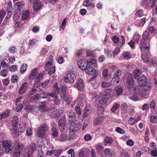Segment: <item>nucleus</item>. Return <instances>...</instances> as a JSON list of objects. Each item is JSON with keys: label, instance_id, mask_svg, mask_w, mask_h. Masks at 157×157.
I'll use <instances>...</instances> for the list:
<instances>
[{"label": "nucleus", "instance_id": "nucleus-1", "mask_svg": "<svg viewBox=\"0 0 157 157\" xmlns=\"http://www.w3.org/2000/svg\"><path fill=\"white\" fill-rule=\"evenodd\" d=\"M126 83L128 85L127 88L129 92L132 95L136 97L138 92L137 90L135 87L133 76L130 73H128L127 75Z\"/></svg>", "mask_w": 157, "mask_h": 157}, {"label": "nucleus", "instance_id": "nucleus-2", "mask_svg": "<svg viewBox=\"0 0 157 157\" xmlns=\"http://www.w3.org/2000/svg\"><path fill=\"white\" fill-rule=\"evenodd\" d=\"M139 85L143 87V90L145 91L150 90L151 88L150 84L147 85V80L144 76H143L137 79Z\"/></svg>", "mask_w": 157, "mask_h": 157}, {"label": "nucleus", "instance_id": "nucleus-3", "mask_svg": "<svg viewBox=\"0 0 157 157\" xmlns=\"http://www.w3.org/2000/svg\"><path fill=\"white\" fill-rule=\"evenodd\" d=\"M43 74L42 73L39 74L37 72V69H35L33 70L29 76V78L32 80H38V81H35L39 82V80H41L42 78Z\"/></svg>", "mask_w": 157, "mask_h": 157}, {"label": "nucleus", "instance_id": "nucleus-4", "mask_svg": "<svg viewBox=\"0 0 157 157\" xmlns=\"http://www.w3.org/2000/svg\"><path fill=\"white\" fill-rule=\"evenodd\" d=\"M86 73L90 75H94V77L95 78L98 75V71L95 69L94 67L90 65H88L85 70Z\"/></svg>", "mask_w": 157, "mask_h": 157}, {"label": "nucleus", "instance_id": "nucleus-5", "mask_svg": "<svg viewBox=\"0 0 157 157\" xmlns=\"http://www.w3.org/2000/svg\"><path fill=\"white\" fill-rule=\"evenodd\" d=\"M48 125L45 124H41L39 130L38 132V136L39 137L44 138L45 136V132L48 130Z\"/></svg>", "mask_w": 157, "mask_h": 157}, {"label": "nucleus", "instance_id": "nucleus-6", "mask_svg": "<svg viewBox=\"0 0 157 157\" xmlns=\"http://www.w3.org/2000/svg\"><path fill=\"white\" fill-rule=\"evenodd\" d=\"M71 122V125L73 127V128H71V127L70 129L71 131V133L75 132L80 130L82 126V125L79 123V122L76 120H74Z\"/></svg>", "mask_w": 157, "mask_h": 157}, {"label": "nucleus", "instance_id": "nucleus-7", "mask_svg": "<svg viewBox=\"0 0 157 157\" xmlns=\"http://www.w3.org/2000/svg\"><path fill=\"white\" fill-rule=\"evenodd\" d=\"M36 149V144L34 143H32L28 147L25 149V151L29 157H31L33 152Z\"/></svg>", "mask_w": 157, "mask_h": 157}, {"label": "nucleus", "instance_id": "nucleus-8", "mask_svg": "<svg viewBox=\"0 0 157 157\" xmlns=\"http://www.w3.org/2000/svg\"><path fill=\"white\" fill-rule=\"evenodd\" d=\"M75 78V75L72 73H70L66 75L64 79L66 82L72 84L74 82Z\"/></svg>", "mask_w": 157, "mask_h": 157}, {"label": "nucleus", "instance_id": "nucleus-9", "mask_svg": "<svg viewBox=\"0 0 157 157\" xmlns=\"http://www.w3.org/2000/svg\"><path fill=\"white\" fill-rule=\"evenodd\" d=\"M151 39V37L149 33L147 31H145L144 32L142 35V39L141 41L140 44L142 45H146V43L144 41L149 40V42Z\"/></svg>", "mask_w": 157, "mask_h": 157}, {"label": "nucleus", "instance_id": "nucleus-10", "mask_svg": "<svg viewBox=\"0 0 157 157\" xmlns=\"http://www.w3.org/2000/svg\"><path fill=\"white\" fill-rule=\"evenodd\" d=\"M48 112L49 116L52 118H54L60 116V115L58 114L57 110L55 108L49 109Z\"/></svg>", "mask_w": 157, "mask_h": 157}, {"label": "nucleus", "instance_id": "nucleus-11", "mask_svg": "<svg viewBox=\"0 0 157 157\" xmlns=\"http://www.w3.org/2000/svg\"><path fill=\"white\" fill-rule=\"evenodd\" d=\"M78 65L81 69L85 71L89 64L87 61L86 59H83L78 61Z\"/></svg>", "mask_w": 157, "mask_h": 157}, {"label": "nucleus", "instance_id": "nucleus-12", "mask_svg": "<svg viewBox=\"0 0 157 157\" xmlns=\"http://www.w3.org/2000/svg\"><path fill=\"white\" fill-rule=\"evenodd\" d=\"M59 127L60 130L61 132L64 131L66 127L65 118L64 117H61L58 122Z\"/></svg>", "mask_w": 157, "mask_h": 157}, {"label": "nucleus", "instance_id": "nucleus-13", "mask_svg": "<svg viewBox=\"0 0 157 157\" xmlns=\"http://www.w3.org/2000/svg\"><path fill=\"white\" fill-rule=\"evenodd\" d=\"M111 91L112 90L111 89H107L105 90V93L103 92L100 93V96L102 98L103 100L105 99L107 100L110 98V94L111 93Z\"/></svg>", "mask_w": 157, "mask_h": 157}, {"label": "nucleus", "instance_id": "nucleus-14", "mask_svg": "<svg viewBox=\"0 0 157 157\" xmlns=\"http://www.w3.org/2000/svg\"><path fill=\"white\" fill-rule=\"evenodd\" d=\"M11 144V142L10 140L4 141L3 142L2 147L6 152H10V147Z\"/></svg>", "mask_w": 157, "mask_h": 157}, {"label": "nucleus", "instance_id": "nucleus-15", "mask_svg": "<svg viewBox=\"0 0 157 157\" xmlns=\"http://www.w3.org/2000/svg\"><path fill=\"white\" fill-rule=\"evenodd\" d=\"M49 95L53 98V101L56 105H58L60 104V101L59 100L56 93H49Z\"/></svg>", "mask_w": 157, "mask_h": 157}, {"label": "nucleus", "instance_id": "nucleus-16", "mask_svg": "<svg viewBox=\"0 0 157 157\" xmlns=\"http://www.w3.org/2000/svg\"><path fill=\"white\" fill-rule=\"evenodd\" d=\"M90 151L89 149H83L80 150L78 153L79 157H86L90 153Z\"/></svg>", "mask_w": 157, "mask_h": 157}, {"label": "nucleus", "instance_id": "nucleus-17", "mask_svg": "<svg viewBox=\"0 0 157 157\" xmlns=\"http://www.w3.org/2000/svg\"><path fill=\"white\" fill-rule=\"evenodd\" d=\"M18 118L16 116H13L12 118L11 122L14 130L16 129L17 127H18V126H20L21 125V123L18 124Z\"/></svg>", "mask_w": 157, "mask_h": 157}, {"label": "nucleus", "instance_id": "nucleus-18", "mask_svg": "<svg viewBox=\"0 0 157 157\" xmlns=\"http://www.w3.org/2000/svg\"><path fill=\"white\" fill-rule=\"evenodd\" d=\"M40 85V82L37 81L35 82L33 85L34 88L32 89V90L30 92L29 94V96H31L33 94H35L36 91H38L37 89Z\"/></svg>", "mask_w": 157, "mask_h": 157}, {"label": "nucleus", "instance_id": "nucleus-19", "mask_svg": "<svg viewBox=\"0 0 157 157\" xmlns=\"http://www.w3.org/2000/svg\"><path fill=\"white\" fill-rule=\"evenodd\" d=\"M91 113L90 108L88 105H86L84 110L83 117L85 118L87 117Z\"/></svg>", "mask_w": 157, "mask_h": 157}, {"label": "nucleus", "instance_id": "nucleus-20", "mask_svg": "<svg viewBox=\"0 0 157 157\" xmlns=\"http://www.w3.org/2000/svg\"><path fill=\"white\" fill-rule=\"evenodd\" d=\"M28 88V84L27 82L23 83L19 90V93L20 94H23L26 91Z\"/></svg>", "mask_w": 157, "mask_h": 157}, {"label": "nucleus", "instance_id": "nucleus-21", "mask_svg": "<svg viewBox=\"0 0 157 157\" xmlns=\"http://www.w3.org/2000/svg\"><path fill=\"white\" fill-rule=\"evenodd\" d=\"M75 86L78 90H81L82 89L84 86V84L82 80L79 79L77 82Z\"/></svg>", "mask_w": 157, "mask_h": 157}, {"label": "nucleus", "instance_id": "nucleus-22", "mask_svg": "<svg viewBox=\"0 0 157 157\" xmlns=\"http://www.w3.org/2000/svg\"><path fill=\"white\" fill-rule=\"evenodd\" d=\"M108 70L106 69H104L102 71V77L105 80H108L111 77V75L108 73Z\"/></svg>", "mask_w": 157, "mask_h": 157}, {"label": "nucleus", "instance_id": "nucleus-23", "mask_svg": "<svg viewBox=\"0 0 157 157\" xmlns=\"http://www.w3.org/2000/svg\"><path fill=\"white\" fill-rule=\"evenodd\" d=\"M141 46L140 49L142 54H149L150 47L148 46H145L144 45Z\"/></svg>", "mask_w": 157, "mask_h": 157}, {"label": "nucleus", "instance_id": "nucleus-24", "mask_svg": "<svg viewBox=\"0 0 157 157\" xmlns=\"http://www.w3.org/2000/svg\"><path fill=\"white\" fill-rule=\"evenodd\" d=\"M33 8L35 11L39 10L41 7V2L39 0L35 1L33 3Z\"/></svg>", "mask_w": 157, "mask_h": 157}, {"label": "nucleus", "instance_id": "nucleus-25", "mask_svg": "<svg viewBox=\"0 0 157 157\" xmlns=\"http://www.w3.org/2000/svg\"><path fill=\"white\" fill-rule=\"evenodd\" d=\"M67 115L69 119H74L75 118L76 114L72 110H69L67 112Z\"/></svg>", "mask_w": 157, "mask_h": 157}, {"label": "nucleus", "instance_id": "nucleus-26", "mask_svg": "<svg viewBox=\"0 0 157 157\" xmlns=\"http://www.w3.org/2000/svg\"><path fill=\"white\" fill-rule=\"evenodd\" d=\"M14 147L16 150V151H19L20 152V151L22 150L23 148V145L17 142L15 144Z\"/></svg>", "mask_w": 157, "mask_h": 157}, {"label": "nucleus", "instance_id": "nucleus-27", "mask_svg": "<svg viewBox=\"0 0 157 157\" xmlns=\"http://www.w3.org/2000/svg\"><path fill=\"white\" fill-rule=\"evenodd\" d=\"M17 128H18L17 131V129L14 130L13 129V130L14 131H12V133L13 134H17V135H18L17 132L20 133H22L24 130V129L22 127V124L20 126H18V127Z\"/></svg>", "mask_w": 157, "mask_h": 157}, {"label": "nucleus", "instance_id": "nucleus-28", "mask_svg": "<svg viewBox=\"0 0 157 157\" xmlns=\"http://www.w3.org/2000/svg\"><path fill=\"white\" fill-rule=\"evenodd\" d=\"M120 78H117L114 76L111 81L112 85H114L118 84L120 81Z\"/></svg>", "mask_w": 157, "mask_h": 157}, {"label": "nucleus", "instance_id": "nucleus-29", "mask_svg": "<svg viewBox=\"0 0 157 157\" xmlns=\"http://www.w3.org/2000/svg\"><path fill=\"white\" fill-rule=\"evenodd\" d=\"M96 99L95 100L96 105L99 106H101V103H102V100H103L102 98L101 97L100 98L99 96H96Z\"/></svg>", "mask_w": 157, "mask_h": 157}, {"label": "nucleus", "instance_id": "nucleus-30", "mask_svg": "<svg viewBox=\"0 0 157 157\" xmlns=\"http://www.w3.org/2000/svg\"><path fill=\"white\" fill-rule=\"evenodd\" d=\"M51 134L52 136L57 137L58 135V133L57 129L55 127H53L51 130Z\"/></svg>", "mask_w": 157, "mask_h": 157}, {"label": "nucleus", "instance_id": "nucleus-31", "mask_svg": "<svg viewBox=\"0 0 157 157\" xmlns=\"http://www.w3.org/2000/svg\"><path fill=\"white\" fill-rule=\"evenodd\" d=\"M39 110L41 112H45L47 110L48 111V107L45 105L43 104L40 105L39 107Z\"/></svg>", "mask_w": 157, "mask_h": 157}, {"label": "nucleus", "instance_id": "nucleus-32", "mask_svg": "<svg viewBox=\"0 0 157 157\" xmlns=\"http://www.w3.org/2000/svg\"><path fill=\"white\" fill-rule=\"evenodd\" d=\"M149 54H142L141 58L143 61L145 63L148 62L149 60Z\"/></svg>", "mask_w": 157, "mask_h": 157}, {"label": "nucleus", "instance_id": "nucleus-33", "mask_svg": "<svg viewBox=\"0 0 157 157\" xmlns=\"http://www.w3.org/2000/svg\"><path fill=\"white\" fill-rule=\"evenodd\" d=\"M50 96L49 95V94H47L44 91H41L40 93V98H49Z\"/></svg>", "mask_w": 157, "mask_h": 157}, {"label": "nucleus", "instance_id": "nucleus-34", "mask_svg": "<svg viewBox=\"0 0 157 157\" xmlns=\"http://www.w3.org/2000/svg\"><path fill=\"white\" fill-rule=\"evenodd\" d=\"M30 12L29 11H25L24 12L22 15V18L24 20L27 19L29 16Z\"/></svg>", "mask_w": 157, "mask_h": 157}, {"label": "nucleus", "instance_id": "nucleus-35", "mask_svg": "<svg viewBox=\"0 0 157 157\" xmlns=\"http://www.w3.org/2000/svg\"><path fill=\"white\" fill-rule=\"evenodd\" d=\"M104 113V109L102 106H99L98 108L97 114L98 115H102Z\"/></svg>", "mask_w": 157, "mask_h": 157}, {"label": "nucleus", "instance_id": "nucleus-36", "mask_svg": "<svg viewBox=\"0 0 157 157\" xmlns=\"http://www.w3.org/2000/svg\"><path fill=\"white\" fill-rule=\"evenodd\" d=\"M104 141L105 144H111L112 143L113 140L111 137L107 136L105 138Z\"/></svg>", "mask_w": 157, "mask_h": 157}, {"label": "nucleus", "instance_id": "nucleus-37", "mask_svg": "<svg viewBox=\"0 0 157 157\" xmlns=\"http://www.w3.org/2000/svg\"><path fill=\"white\" fill-rule=\"evenodd\" d=\"M9 113L10 111L9 110L5 111L3 113L0 115V119H2L7 117L9 116Z\"/></svg>", "mask_w": 157, "mask_h": 157}, {"label": "nucleus", "instance_id": "nucleus-38", "mask_svg": "<svg viewBox=\"0 0 157 157\" xmlns=\"http://www.w3.org/2000/svg\"><path fill=\"white\" fill-rule=\"evenodd\" d=\"M75 110L76 113L79 116L81 114V111L79 105H76L75 107Z\"/></svg>", "mask_w": 157, "mask_h": 157}, {"label": "nucleus", "instance_id": "nucleus-39", "mask_svg": "<svg viewBox=\"0 0 157 157\" xmlns=\"http://www.w3.org/2000/svg\"><path fill=\"white\" fill-rule=\"evenodd\" d=\"M124 91L123 88L122 87H119L116 89V94L117 96L121 95Z\"/></svg>", "mask_w": 157, "mask_h": 157}, {"label": "nucleus", "instance_id": "nucleus-40", "mask_svg": "<svg viewBox=\"0 0 157 157\" xmlns=\"http://www.w3.org/2000/svg\"><path fill=\"white\" fill-rule=\"evenodd\" d=\"M112 85L111 83L107 82H103L101 83V86L103 88H105L110 87Z\"/></svg>", "mask_w": 157, "mask_h": 157}, {"label": "nucleus", "instance_id": "nucleus-41", "mask_svg": "<svg viewBox=\"0 0 157 157\" xmlns=\"http://www.w3.org/2000/svg\"><path fill=\"white\" fill-rule=\"evenodd\" d=\"M120 106V104L117 103H114L111 109V111L112 112H114Z\"/></svg>", "mask_w": 157, "mask_h": 157}, {"label": "nucleus", "instance_id": "nucleus-42", "mask_svg": "<svg viewBox=\"0 0 157 157\" xmlns=\"http://www.w3.org/2000/svg\"><path fill=\"white\" fill-rule=\"evenodd\" d=\"M67 138V135L66 134L63 133L60 136L59 140L63 142L65 141Z\"/></svg>", "mask_w": 157, "mask_h": 157}, {"label": "nucleus", "instance_id": "nucleus-43", "mask_svg": "<svg viewBox=\"0 0 157 157\" xmlns=\"http://www.w3.org/2000/svg\"><path fill=\"white\" fill-rule=\"evenodd\" d=\"M27 65L26 64H23L20 68V72L21 73L23 74L27 70Z\"/></svg>", "mask_w": 157, "mask_h": 157}, {"label": "nucleus", "instance_id": "nucleus-44", "mask_svg": "<svg viewBox=\"0 0 157 157\" xmlns=\"http://www.w3.org/2000/svg\"><path fill=\"white\" fill-rule=\"evenodd\" d=\"M31 108L30 106H27L25 109V111L26 112L25 113L23 114V116L27 118L28 116V113L31 111Z\"/></svg>", "mask_w": 157, "mask_h": 157}, {"label": "nucleus", "instance_id": "nucleus-45", "mask_svg": "<svg viewBox=\"0 0 157 157\" xmlns=\"http://www.w3.org/2000/svg\"><path fill=\"white\" fill-rule=\"evenodd\" d=\"M62 152V150L60 149L57 150H55L53 151V154L55 156L57 157H59Z\"/></svg>", "mask_w": 157, "mask_h": 157}, {"label": "nucleus", "instance_id": "nucleus-46", "mask_svg": "<svg viewBox=\"0 0 157 157\" xmlns=\"http://www.w3.org/2000/svg\"><path fill=\"white\" fill-rule=\"evenodd\" d=\"M17 107L15 109L16 111L17 112L20 111L23 108V106L21 104H16Z\"/></svg>", "mask_w": 157, "mask_h": 157}, {"label": "nucleus", "instance_id": "nucleus-47", "mask_svg": "<svg viewBox=\"0 0 157 157\" xmlns=\"http://www.w3.org/2000/svg\"><path fill=\"white\" fill-rule=\"evenodd\" d=\"M94 123L95 124L98 125L102 122V120L101 118L99 117L95 119L94 121Z\"/></svg>", "mask_w": 157, "mask_h": 157}, {"label": "nucleus", "instance_id": "nucleus-48", "mask_svg": "<svg viewBox=\"0 0 157 157\" xmlns=\"http://www.w3.org/2000/svg\"><path fill=\"white\" fill-rule=\"evenodd\" d=\"M123 56L124 59L128 60L131 58V54L129 52H125L123 54Z\"/></svg>", "mask_w": 157, "mask_h": 157}, {"label": "nucleus", "instance_id": "nucleus-49", "mask_svg": "<svg viewBox=\"0 0 157 157\" xmlns=\"http://www.w3.org/2000/svg\"><path fill=\"white\" fill-rule=\"evenodd\" d=\"M141 73V70L139 69H136L134 71V73L135 75L136 78V76L138 77L140 75Z\"/></svg>", "mask_w": 157, "mask_h": 157}, {"label": "nucleus", "instance_id": "nucleus-50", "mask_svg": "<svg viewBox=\"0 0 157 157\" xmlns=\"http://www.w3.org/2000/svg\"><path fill=\"white\" fill-rule=\"evenodd\" d=\"M52 64L49 62H48L44 66V68L46 71H48L50 69V67L52 65Z\"/></svg>", "mask_w": 157, "mask_h": 157}, {"label": "nucleus", "instance_id": "nucleus-51", "mask_svg": "<svg viewBox=\"0 0 157 157\" xmlns=\"http://www.w3.org/2000/svg\"><path fill=\"white\" fill-rule=\"evenodd\" d=\"M122 74V71L120 70H118L115 73V76L117 78H120V77L121 76Z\"/></svg>", "mask_w": 157, "mask_h": 157}, {"label": "nucleus", "instance_id": "nucleus-52", "mask_svg": "<svg viewBox=\"0 0 157 157\" xmlns=\"http://www.w3.org/2000/svg\"><path fill=\"white\" fill-rule=\"evenodd\" d=\"M92 136L89 134H86L84 137V139L86 141H88L91 140Z\"/></svg>", "mask_w": 157, "mask_h": 157}, {"label": "nucleus", "instance_id": "nucleus-53", "mask_svg": "<svg viewBox=\"0 0 157 157\" xmlns=\"http://www.w3.org/2000/svg\"><path fill=\"white\" fill-rule=\"evenodd\" d=\"M134 40L138 43L139 40L140 38V36L139 34H136L133 37Z\"/></svg>", "mask_w": 157, "mask_h": 157}, {"label": "nucleus", "instance_id": "nucleus-54", "mask_svg": "<svg viewBox=\"0 0 157 157\" xmlns=\"http://www.w3.org/2000/svg\"><path fill=\"white\" fill-rule=\"evenodd\" d=\"M54 90L55 91V93H58L59 91V89L58 88V84L57 83H55L53 86Z\"/></svg>", "mask_w": 157, "mask_h": 157}, {"label": "nucleus", "instance_id": "nucleus-55", "mask_svg": "<svg viewBox=\"0 0 157 157\" xmlns=\"http://www.w3.org/2000/svg\"><path fill=\"white\" fill-rule=\"evenodd\" d=\"M1 75L4 77H5L7 76V71L5 69H3L1 71Z\"/></svg>", "mask_w": 157, "mask_h": 157}, {"label": "nucleus", "instance_id": "nucleus-56", "mask_svg": "<svg viewBox=\"0 0 157 157\" xmlns=\"http://www.w3.org/2000/svg\"><path fill=\"white\" fill-rule=\"evenodd\" d=\"M67 153L68 154H71V157H75V152L74 150L72 149H71L67 151Z\"/></svg>", "mask_w": 157, "mask_h": 157}, {"label": "nucleus", "instance_id": "nucleus-57", "mask_svg": "<svg viewBox=\"0 0 157 157\" xmlns=\"http://www.w3.org/2000/svg\"><path fill=\"white\" fill-rule=\"evenodd\" d=\"M157 118L155 116H153L151 117V121L154 123H157Z\"/></svg>", "mask_w": 157, "mask_h": 157}, {"label": "nucleus", "instance_id": "nucleus-58", "mask_svg": "<svg viewBox=\"0 0 157 157\" xmlns=\"http://www.w3.org/2000/svg\"><path fill=\"white\" fill-rule=\"evenodd\" d=\"M149 106L148 104H144L142 107V110L143 111L146 110H149Z\"/></svg>", "mask_w": 157, "mask_h": 157}, {"label": "nucleus", "instance_id": "nucleus-59", "mask_svg": "<svg viewBox=\"0 0 157 157\" xmlns=\"http://www.w3.org/2000/svg\"><path fill=\"white\" fill-rule=\"evenodd\" d=\"M116 131L117 132L121 134H123L124 132V130L119 127H117L116 128Z\"/></svg>", "mask_w": 157, "mask_h": 157}, {"label": "nucleus", "instance_id": "nucleus-60", "mask_svg": "<svg viewBox=\"0 0 157 157\" xmlns=\"http://www.w3.org/2000/svg\"><path fill=\"white\" fill-rule=\"evenodd\" d=\"M120 52V49L118 48H117L114 50L113 54V56H115L118 54Z\"/></svg>", "mask_w": 157, "mask_h": 157}, {"label": "nucleus", "instance_id": "nucleus-61", "mask_svg": "<svg viewBox=\"0 0 157 157\" xmlns=\"http://www.w3.org/2000/svg\"><path fill=\"white\" fill-rule=\"evenodd\" d=\"M151 154V155L154 157L157 156V149H156L155 150H153Z\"/></svg>", "mask_w": 157, "mask_h": 157}, {"label": "nucleus", "instance_id": "nucleus-62", "mask_svg": "<svg viewBox=\"0 0 157 157\" xmlns=\"http://www.w3.org/2000/svg\"><path fill=\"white\" fill-rule=\"evenodd\" d=\"M16 5L17 6L18 9L20 10L24 6L23 4L20 2H17L16 3Z\"/></svg>", "mask_w": 157, "mask_h": 157}, {"label": "nucleus", "instance_id": "nucleus-63", "mask_svg": "<svg viewBox=\"0 0 157 157\" xmlns=\"http://www.w3.org/2000/svg\"><path fill=\"white\" fill-rule=\"evenodd\" d=\"M119 38L116 36H114L112 38L113 42L115 44L117 43L119 41Z\"/></svg>", "mask_w": 157, "mask_h": 157}, {"label": "nucleus", "instance_id": "nucleus-64", "mask_svg": "<svg viewBox=\"0 0 157 157\" xmlns=\"http://www.w3.org/2000/svg\"><path fill=\"white\" fill-rule=\"evenodd\" d=\"M20 152L19 151H16L13 153L14 157H20Z\"/></svg>", "mask_w": 157, "mask_h": 157}]
</instances>
